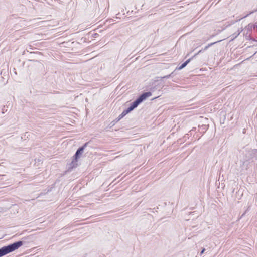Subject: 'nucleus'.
<instances>
[{
	"label": "nucleus",
	"instance_id": "1",
	"mask_svg": "<svg viewBox=\"0 0 257 257\" xmlns=\"http://www.w3.org/2000/svg\"><path fill=\"white\" fill-rule=\"evenodd\" d=\"M151 95L152 93L150 92H146L141 95L139 98L131 104V106L127 109L123 111L121 114L119 116V120L133 110L140 103Z\"/></svg>",
	"mask_w": 257,
	"mask_h": 257
},
{
	"label": "nucleus",
	"instance_id": "2",
	"mask_svg": "<svg viewBox=\"0 0 257 257\" xmlns=\"http://www.w3.org/2000/svg\"><path fill=\"white\" fill-rule=\"evenodd\" d=\"M23 245V241H18L7 246L0 248V257H2L10 252H11L21 247Z\"/></svg>",
	"mask_w": 257,
	"mask_h": 257
},
{
	"label": "nucleus",
	"instance_id": "3",
	"mask_svg": "<svg viewBox=\"0 0 257 257\" xmlns=\"http://www.w3.org/2000/svg\"><path fill=\"white\" fill-rule=\"evenodd\" d=\"M83 148H79L77 152H76V154L75 155V160L73 161L72 163L73 164V167H76L77 165V159L80 157V156L82 154L83 151Z\"/></svg>",
	"mask_w": 257,
	"mask_h": 257
},
{
	"label": "nucleus",
	"instance_id": "4",
	"mask_svg": "<svg viewBox=\"0 0 257 257\" xmlns=\"http://www.w3.org/2000/svg\"><path fill=\"white\" fill-rule=\"evenodd\" d=\"M191 59H189L186 62H185L183 64H182L178 68V70H181L184 68L190 61Z\"/></svg>",
	"mask_w": 257,
	"mask_h": 257
},
{
	"label": "nucleus",
	"instance_id": "5",
	"mask_svg": "<svg viewBox=\"0 0 257 257\" xmlns=\"http://www.w3.org/2000/svg\"><path fill=\"white\" fill-rule=\"evenodd\" d=\"M205 249L204 248L203 249V250H202V251L201 252V254H203L204 253V252L205 251Z\"/></svg>",
	"mask_w": 257,
	"mask_h": 257
}]
</instances>
